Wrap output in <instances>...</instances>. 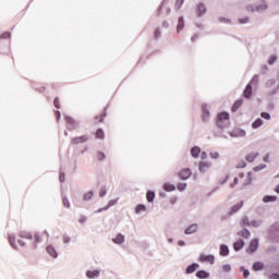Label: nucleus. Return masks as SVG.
Segmentation results:
<instances>
[{
	"instance_id": "f257e3e1",
	"label": "nucleus",
	"mask_w": 279,
	"mask_h": 279,
	"mask_svg": "<svg viewBox=\"0 0 279 279\" xmlns=\"http://www.w3.org/2000/svg\"><path fill=\"white\" fill-rule=\"evenodd\" d=\"M252 182V173L248 172L247 174L240 173L239 178L233 179V183L230 184L231 189H234L236 184H241V186H247Z\"/></svg>"
},
{
	"instance_id": "f03ea898",
	"label": "nucleus",
	"mask_w": 279,
	"mask_h": 279,
	"mask_svg": "<svg viewBox=\"0 0 279 279\" xmlns=\"http://www.w3.org/2000/svg\"><path fill=\"white\" fill-rule=\"evenodd\" d=\"M216 123L218 128H228L230 125V114L228 112H221L217 116Z\"/></svg>"
},
{
	"instance_id": "7ed1b4c3",
	"label": "nucleus",
	"mask_w": 279,
	"mask_h": 279,
	"mask_svg": "<svg viewBox=\"0 0 279 279\" xmlns=\"http://www.w3.org/2000/svg\"><path fill=\"white\" fill-rule=\"evenodd\" d=\"M33 247H36L37 243H43V241H49V233L47 231L36 232L33 235Z\"/></svg>"
},
{
	"instance_id": "20e7f679",
	"label": "nucleus",
	"mask_w": 279,
	"mask_h": 279,
	"mask_svg": "<svg viewBox=\"0 0 279 279\" xmlns=\"http://www.w3.org/2000/svg\"><path fill=\"white\" fill-rule=\"evenodd\" d=\"M267 9V3L262 2L260 4H248L246 7L247 12H263Z\"/></svg>"
},
{
	"instance_id": "39448f33",
	"label": "nucleus",
	"mask_w": 279,
	"mask_h": 279,
	"mask_svg": "<svg viewBox=\"0 0 279 279\" xmlns=\"http://www.w3.org/2000/svg\"><path fill=\"white\" fill-rule=\"evenodd\" d=\"M243 204H244L243 201H239L235 205H233L229 209L228 215L231 216V215H234V214L239 213L243 208Z\"/></svg>"
},
{
	"instance_id": "423d86ee",
	"label": "nucleus",
	"mask_w": 279,
	"mask_h": 279,
	"mask_svg": "<svg viewBox=\"0 0 279 279\" xmlns=\"http://www.w3.org/2000/svg\"><path fill=\"white\" fill-rule=\"evenodd\" d=\"M199 263H209L210 265H215V255H199Z\"/></svg>"
},
{
	"instance_id": "0eeeda50",
	"label": "nucleus",
	"mask_w": 279,
	"mask_h": 279,
	"mask_svg": "<svg viewBox=\"0 0 279 279\" xmlns=\"http://www.w3.org/2000/svg\"><path fill=\"white\" fill-rule=\"evenodd\" d=\"M88 141L87 135H82L78 137H73L71 140V145H81L82 143H86Z\"/></svg>"
},
{
	"instance_id": "6e6552de",
	"label": "nucleus",
	"mask_w": 279,
	"mask_h": 279,
	"mask_svg": "<svg viewBox=\"0 0 279 279\" xmlns=\"http://www.w3.org/2000/svg\"><path fill=\"white\" fill-rule=\"evenodd\" d=\"M206 12H207L206 4H204L203 2H199L196 5V14H197V16H204V14Z\"/></svg>"
},
{
	"instance_id": "1a4fd4ad",
	"label": "nucleus",
	"mask_w": 279,
	"mask_h": 279,
	"mask_svg": "<svg viewBox=\"0 0 279 279\" xmlns=\"http://www.w3.org/2000/svg\"><path fill=\"white\" fill-rule=\"evenodd\" d=\"M199 171H201V173H206V172L210 171V162H208V161L199 162Z\"/></svg>"
},
{
	"instance_id": "9d476101",
	"label": "nucleus",
	"mask_w": 279,
	"mask_h": 279,
	"mask_svg": "<svg viewBox=\"0 0 279 279\" xmlns=\"http://www.w3.org/2000/svg\"><path fill=\"white\" fill-rule=\"evenodd\" d=\"M179 178H181V180H189V178H191V169L186 168L181 170L179 172Z\"/></svg>"
},
{
	"instance_id": "9b49d317",
	"label": "nucleus",
	"mask_w": 279,
	"mask_h": 279,
	"mask_svg": "<svg viewBox=\"0 0 279 279\" xmlns=\"http://www.w3.org/2000/svg\"><path fill=\"white\" fill-rule=\"evenodd\" d=\"M197 269H199V264H192V265L187 266L185 274H195V271H197Z\"/></svg>"
},
{
	"instance_id": "f8f14e48",
	"label": "nucleus",
	"mask_w": 279,
	"mask_h": 279,
	"mask_svg": "<svg viewBox=\"0 0 279 279\" xmlns=\"http://www.w3.org/2000/svg\"><path fill=\"white\" fill-rule=\"evenodd\" d=\"M265 269V264L263 262H255L253 264V271H263Z\"/></svg>"
},
{
	"instance_id": "ddd939ff",
	"label": "nucleus",
	"mask_w": 279,
	"mask_h": 279,
	"mask_svg": "<svg viewBox=\"0 0 279 279\" xmlns=\"http://www.w3.org/2000/svg\"><path fill=\"white\" fill-rule=\"evenodd\" d=\"M46 252L52 256V258H58V252H56V248L51 245L46 247Z\"/></svg>"
},
{
	"instance_id": "4468645a",
	"label": "nucleus",
	"mask_w": 279,
	"mask_h": 279,
	"mask_svg": "<svg viewBox=\"0 0 279 279\" xmlns=\"http://www.w3.org/2000/svg\"><path fill=\"white\" fill-rule=\"evenodd\" d=\"M197 225L194 223V225H191L190 227H187L185 229V234H195V232H197Z\"/></svg>"
},
{
	"instance_id": "2eb2a0df",
	"label": "nucleus",
	"mask_w": 279,
	"mask_h": 279,
	"mask_svg": "<svg viewBox=\"0 0 279 279\" xmlns=\"http://www.w3.org/2000/svg\"><path fill=\"white\" fill-rule=\"evenodd\" d=\"M199 154H202V148L194 146L191 149V155L193 156V158H199Z\"/></svg>"
},
{
	"instance_id": "dca6fc26",
	"label": "nucleus",
	"mask_w": 279,
	"mask_h": 279,
	"mask_svg": "<svg viewBox=\"0 0 279 279\" xmlns=\"http://www.w3.org/2000/svg\"><path fill=\"white\" fill-rule=\"evenodd\" d=\"M112 241L117 245H121V243H123L125 241V236L123 234L119 233L116 238L112 239Z\"/></svg>"
},
{
	"instance_id": "f3484780",
	"label": "nucleus",
	"mask_w": 279,
	"mask_h": 279,
	"mask_svg": "<svg viewBox=\"0 0 279 279\" xmlns=\"http://www.w3.org/2000/svg\"><path fill=\"white\" fill-rule=\"evenodd\" d=\"M116 204H117L116 199L109 201V203L105 207L99 208L98 210H96V213H104V210H108V208L114 206Z\"/></svg>"
},
{
	"instance_id": "a211bd4d",
	"label": "nucleus",
	"mask_w": 279,
	"mask_h": 279,
	"mask_svg": "<svg viewBox=\"0 0 279 279\" xmlns=\"http://www.w3.org/2000/svg\"><path fill=\"white\" fill-rule=\"evenodd\" d=\"M86 277L89 279L99 277V270H87Z\"/></svg>"
},
{
	"instance_id": "6ab92c4d",
	"label": "nucleus",
	"mask_w": 279,
	"mask_h": 279,
	"mask_svg": "<svg viewBox=\"0 0 279 279\" xmlns=\"http://www.w3.org/2000/svg\"><path fill=\"white\" fill-rule=\"evenodd\" d=\"M230 254V250L226 244L220 245V256H228Z\"/></svg>"
},
{
	"instance_id": "aec40b11",
	"label": "nucleus",
	"mask_w": 279,
	"mask_h": 279,
	"mask_svg": "<svg viewBox=\"0 0 279 279\" xmlns=\"http://www.w3.org/2000/svg\"><path fill=\"white\" fill-rule=\"evenodd\" d=\"M196 277H198L199 279H206L210 278V274L206 272V270H198L196 272Z\"/></svg>"
},
{
	"instance_id": "412c9836",
	"label": "nucleus",
	"mask_w": 279,
	"mask_h": 279,
	"mask_svg": "<svg viewBox=\"0 0 279 279\" xmlns=\"http://www.w3.org/2000/svg\"><path fill=\"white\" fill-rule=\"evenodd\" d=\"M263 202L265 204H269V202H278V196L266 195L263 197Z\"/></svg>"
},
{
	"instance_id": "4be33fe9",
	"label": "nucleus",
	"mask_w": 279,
	"mask_h": 279,
	"mask_svg": "<svg viewBox=\"0 0 279 279\" xmlns=\"http://www.w3.org/2000/svg\"><path fill=\"white\" fill-rule=\"evenodd\" d=\"M244 97L246 99H250V97H252V85L247 84L245 89H244Z\"/></svg>"
},
{
	"instance_id": "5701e85b",
	"label": "nucleus",
	"mask_w": 279,
	"mask_h": 279,
	"mask_svg": "<svg viewBox=\"0 0 279 279\" xmlns=\"http://www.w3.org/2000/svg\"><path fill=\"white\" fill-rule=\"evenodd\" d=\"M184 29V17H179L178 26H177V32L180 34Z\"/></svg>"
},
{
	"instance_id": "b1692460",
	"label": "nucleus",
	"mask_w": 279,
	"mask_h": 279,
	"mask_svg": "<svg viewBox=\"0 0 279 279\" xmlns=\"http://www.w3.org/2000/svg\"><path fill=\"white\" fill-rule=\"evenodd\" d=\"M20 236H21V239H28L29 241H33V239H34V235H32V233H29L27 231H21Z\"/></svg>"
},
{
	"instance_id": "393cba45",
	"label": "nucleus",
	"mask_w": 279,
	"mask_h": 279,
	"mask_svg": "<svg viewBox=\"0 0 279 279\" xmlns=\"http://www.w3.org/2000/svg\"><path fill=\"white\" fill-rule=\"evenodd\" d=\"M258 250V240H253L250 243V251L251 252H256Z\"/></svg>"
},
{
	"instance_id": "a878e982",
	"label": "nucleus",
	"mask_w": 279,
	"mask_h": 279,
	"mask_svg": "<svg viewBox=\"0 0 279 279\" xmlns=\"http://www.w3.org/2000/svg\"><path fill=\"white\" fill-rule=\"evenodd\" d=\"M243 106V99L236 100L232 106V112H236Z\"/></svg>"
},
{
	"instance_id": "bb28decb",
	"label": "nucleus",
	"mask_w": 279,
	"mask_h": 279,
	"mask_svg": "<svg viewBox=\"0 0 279 279\" xmlns=\"http://www.w3.org/2000/svg\"><path fill=\"white\" fill-rule=\"evenodd\" d=\"M106 109L99 116L95 117L96 123H104V119H106Z\"/></svg>"
},
{
	"instance_id": "cd10ccee",
	"label": "nucleus",
	"mask_w": 279,
	"mask_h": 279,
	"mask_svg": "<svg viewBox=\"0 0 279 279\" xmlns=\"http://www.w3.org/2000/svg\"><path fill=\"white\" fill-rule=\"evenodd\" d=\"M256 158H258V153H251V154L246 155L247 162H254V160H256Z\"/></svg>"
},
{
	"instance_id": "c85d7f7f",
	"label": "nucleus",
	"mask_w": 279,
	"mask_h": 279,
	"mask_svg": "<svg viewBox=\"0 0 279 279\" xmlns=\"http://www.w3.org/2000/svg\"><path fill=\"white\" fill-rule=\"evenodd\" d=\"M243 245H245V242L240 240L233 244V248L235 250V252H239V250H242Z\"/></svg>"
},
{
	"instance_id": "c756f323",
	"label": "nucleus",
	"mask_w": 279,
	"mask_h": 279,
	"mask_svg": "<svg viewBox=\"0 0 279 279\" xmlns=\"http://www.w3.org/2000/svg\"><path fill=\"white\" fill-rule=\"evenodd\" d=\"M155 197H156V193H154L153 191L147 192V194H146L147 202H149V203L154 202Z\"/></svg>"
},
{
	"instance_id": "7c9ffc66",
	"label": "nucleus",
	"mask_w": 279,
	"mask_h": 279,
	"mask_svg": "<svg viewBox=\"0 0 279 279\" xmlns=\"http://www.w3.org/2000/svg\"><path fill=\"white\" fill-rule=\"evenodd\" d=\"M106 136V134L104 133V130L101 129H98L95 133V138H100V140H104Z\"/></svg>"
},
{
	"instance_id": "2f4dec72",
	"label": "nucleus",
	"mask_w": 279,
	"mask_h": 279,
	"mask_svg": "<svg viewBox=\"0 0 279 279\" xmlns=\"http://www.w3.org/2000/svg\"><path fill=\"white\" fill-rule=\"evenodd\" d=\"M145 210H147V207L145 205H137L135 207L136 215H138L140 213H145Z\"/></svg>"
},
{
	"instance_id": "473e14b6",
	"label": "nucleus",
	"mask_w": 279,
	"mask_h": 279,
	"mask_svg": "<svg viewBox=\"0 0 279 279\" xmlns=\"http://www.w3.org/2000/svg\"><path fill=\"white\" fill-rule=\"evenodd\" d=\"M68 123H69V130H75V128H77V123L73 119H68Z\"/></svg>"
},
{
	"instance_id": "72a5a7b5",
	"label": "nucleus",
	"mask_w": 279,
	"mask_h": 279,
	"mask_svg": "<svg viewBox=\"0 0 279 279\" xmlns=\"http://www.w3.org/2000/svg\"><path fill=\"white\" fill-rule=\"evenodd\" d=\"M163 190L167 192L175 191V185L166 183V184H163Z\"/></svg>"
},
{
	"instance_id": "f704fd0d",
	"label": "nucleus",
	"mask_w": 279,
	"mask_h": 279,
	"mask_svg": "<svg viewBox=\"0 0 279 279\" xmlns=\"http://www.w3.org/2000/svg\"><path fill=\"white\" fill-rule=\"evenodd\" d=\"M9 243H10V245H12V247H14V250L17 248V246H16V238H14V235H9Z\"/></svg>"
},
{
	"instance_id": "c9c22d12",
	"label": "nucleus",
	"mask_w": 279,
	"mask_h": 279,
	"mask_svg": "<svg viewBox=\"0 0 279 279\" xmlns=\"http://www.w3.org/2000/svg\"><path fill=\"white\" fill-rule=\"evenodd\" d=\"M240 236H243V239H250V236H251L250 230L243 229V230L240 232Z\"/></svg>"
},
{
	"instance_id": "e433bc0d",
	"label": "nucleus",
	"mask_w": 279,
	"mask_h": 279,
	"mask_svg": "<svg viewBox=\"0 0 279 279\" xmlns=\"http://www.w3.org/2000/svg\"><path fill=\"white\" fill-rule=\"evenodd\" d=\"M210 116V113L206 110V106H203V121H207L208 117Z\"/></svg>"
},
{
	"instance_id": "4c0bfd02",
	"label": "nucleus",
	"mask_w": 279,
	"mask_h": 279,
	"mask_svg": "<svg viewBox=\"0 0 279 279\" xmlns=\"http://www.w3.org/2000/svg\"><path fill=\"white\" fill-rule=\"evenodd\" d=\"M94 195L93 191L85 193L83 196L84 202H88Z\"/></svg>"
},
{
	"instance_id": "58836bf2",
	"label": "nucleus",
	"mask_w": 279,
	"mask_h": 279,
	"mask_svg": "<svg viewBox=\"0 0 279 279\" xmlns=\"http://www.w3.org/2000/svg\"><path fill=\"white\" fill-rule=\"evenodd\" d=\"M260 125H263V120H260V119L255 120V121L253 122V124H252V126H253L254 129L260 128Z\"/></svg>"
},
{
	"instance_id": "ea45409f",
	"label": "nucleus",
	"mask_w": 279,
	"mask_h": 279,
	"mask_svg": "<svg viewBox=\"0 0 279 279\" xmlns=\"http://www.w3.org/2000/svg\"><path fill=\"white\" fill-rule=\"evenodd\" d=\"M250 218H247V217H243L242 219H241V226H250Z\"/></svg>"
},
{
	"instance_id": "a19ab883",
	"label": "nucleus",
	"mask_w": 279,
	"mask_h": 279,
	"mask_svg": "<svg viewBox=\"0 0 279 279\" xmlns=\"http://www.w3.org/2000/svg\"><path fill=\"white\" fill-rule=\"evenodd\" d=\"M182 5H184V0H175V9L180 10V8H182Z\"/></svg>"
},
{
	"instance_id": "79ce46f5",
	"label": "nucleus",
	"mask_w": 279,
	"mask_h": 279,
	"mask_svg": "<svg viewBox=\"0 0 279 279\" xmlns=\"http://www.w3.org/2000/svg\"><path fill=\"white\" fill-rule=\"evenodd\" d=\"M240 270L243 271V278H250V270L244 267H241Z\"/></svg>"
},
{
	"instance_id": "37998d69",
	"label": "nucleus",
	"mask_w": 279,
	"mask_h": 279,
	"mask_svg": "<svg viewBox=\"0 0 279 279\" xmlns=\"http://www.w3.org/2000/svg\"><path fill=\"white\" fill-rule=\"evenodd\" d=\"M97 159L98 160H105L106 159V154L101 153V151H98L97 153Z\"/></svg>"
},
{
	"instance_id": "c03bdc74",
	"label": "nucleus",
	"mask_w": 279,
	"mask_h": 279,
	"mask_svg": "<svg viewBox=\"0 0 279 279\" xmlns=\"http://www.w3.org/2000/svg\"><path fill=\"white\" fill-rule=\"evenodd\" d=\"M245 161H243V160H240L238 163H236V169H243V168H245Z\"/></svg>"
},
{
	"instance_id": "a18cd8bd",
	"label": "nucleus",
	"mask_w": 279,
	"mask_h": 279,
	"mask_svg": "<svg viewBox=\"0 0 279 279\" xmlns=\"http://www.w3.org/2000/svg\"><path fill=\"white\" fill-rule=\"evenodd\" d=\"M260 117H262V119H266L267 121H269V119H271V116L267 112H262Z\"/></svg>"
},
{
	"instance_id": "49530a36",
	"label": "nucleus",
	"mask_w": 279,
	"mask_h": 279,
	"mask_svg": "<svg viewBox=\"0 0 279 279\" xmlns=\"http://www.w3.org/2000/svg\"><path fill=\"white\" fill-rule=\"evenodd\" d=\"M210 158H213L214 160H217L219 158V153L217 151H213L209 154Z\"/></svg>"
},
{
	"instance_id": "de8ad7c7",
	"label": "nucleus",
	"mask_w": 279,
	"mask_h": 279,
	"mask_svg": "<svg viewBox=\"0 0 279 279\" xmlns=\"http://www.w3.org/2000/svg\"><path fill=\"white\" fill-rule=\"evenodd\" d=\"M177 189H178L179 191H184V190L186 189V183H179V184L177 185Z\"/></svg>"
},
{
	"instance_id": "09e8293b",
	"label": "nucleus",
	"mask_w": 279,
	"mask_h": 279,
	"mask_svg": "<svg viewBox=\"0 0 279 279\" xmlns=\"http://www.w3.org/2000/svg\"><path fill=\"white\" fill-rule=\"evenodd\" d=\"M278 60V57L271 56L268 60V64H274Z\"/></svg>"
},
{
	"instance_id": "8fccbe9b",
	"label": "nucleus",
	"mask_w": 279,
	"mask_h": 279,
	"mask_svg": "<svg viewBox=\"0 0 279 279\" xmlns=\"http://www.w3.org/2000/svg\"><path fill=\"white\" fill-rule=\"evenodd\" d=\"M53 104H54V108H57L58 110H60V99L54 98Z\"/></svg>"
},
{
	"instance_id": "3c124183",
	"label": "nucleus",
	"mask_w": 279,
	"mask_h": 279,
	"mask_svg": "<svg viewBox=\"0 0 279 279\" xmlns=\"http://www.w3.org/2000/svg\"><path fill=\"white\" fill-rule=\"evenodd\" d=\"M63 206H65V208H71V204L69 203V199L63 198Z\"/></svg>"
},
{
	"instance_id": "603ef678",
	"label": "nucleus",
	"mask_w": 279,
	"mask_h": 279,
	"mask_svg": "<svg viewBox=\"0 0 279 279\" xmlns=\"http://www.w3.org/2000/svg\"><path fill=\"white\" fill-rule=\"evenodd\" d=\"M231 269L232 268L230 267V265H223L222 266V270L226 271V272L231 271Z\"/></svg>"
},
{
	"instance_id": "864d4df0",
	"label": "nucleus",
	"mask_w": 279,
	"mask_h": 279,
	"mask_svg": "<svg viewBox=\"0 0 279 279\" xmlns=\"http://www.w3.org/2000/svg\"><path fill=\"white\" fill-rule=\"evenodd\" d=\"M239 23H242V24L250 23V17L240 19Z\"/></svg>"
},
{
	"instance_id": "5fc2aeb1",
	"label": "nucleus",
	"mask_w": 279,
	"mask_h": 279,
	"mask_svg": "<svg viewBox=\"0 0 279 279\" xmlns=\"http://www.w3.org/2000/svg\"><path fill=\"white\" fill-rule=\"evenodd\" d=\"M106 195V187H101L99 192V196L104 197Z\"/></svg>"
},
{
	"instance_id": "6e6d98bb",
	"label": "nucleus",
	"mask_w": 279,
	"mask_h": 279,
	"mask_svg": "<svg viewBox=\"0 0 279 279\" xmlns=\"http://www.w3.org/2000/svg\"><path fill=\"white\" fill-rule=\"evenodd\" d=\"M11 34L9 32L3 33L0 38H10Z\"/></svg>"
},
{
	"instance_id": "4d7b16f0",
	"label": "nucleus",
	"mask_w": 279,
	"mask_h": 279,
	"mask_svg": "<svg viewBox=\"0 0 279 279\" xmlns=\"http://www.w3.org/2000/svg\"><path fill=\"white\" fill-rule=\"evenodd\" d=\"M63 243H71V238H69V235H64Z\"/></svg>"
},
{
	"instance_id": "13d9d810",
	"label": "nucleus",
	"mask_w": 279,
	"mask_h": 279,
	"mask_svg": "<svg viewBox=\"0 0 279 279\" xmlns=\"http://www.w3.org/2000/svg\"><path fill=\"white\" fill-rule=\"evenodd\" d=\"M269 279H279V275L278 274H271L270 276H268Z\"/></svg>"
},
{
	"instance_id": "bf43d9fd",
	"label": "nucleus",
	"mask_w": 279,
	"mask_h": 279,
	"mask_svg": "<svg viewBox=\"0 0 279 279\" xmlns=\"http://www.w3.org/2000/svg\"><path fill=\"white\" fill-rule=\"evenodd\" d=\"M155 38H160V29H155Z\"/></svg>"
},
{
	"instance_id": "052dcab7",
	"label": "nucleus",
	"mask_w": 279,
	"mask_h": 279,
	"mask_svg": "<svg viewBox=\"0 0 279 279\" xmlns=\"http://www.w3.org/2000/svg\"><path fill=\"white\" fill-rule=\"evenodd\" d=\"M54 117L57 118V121H60V117H61L60 111H56Z\"/></svg>"
},
{
	"instance_id": "680f3d73",
	"label": "nucleus",
	"mask_w": 279,
	"mask_h": 279,
	"mask_svg": "<svg viewBox=\"0 0 279 279\" xmlns=\"http://www.w3.org/2000/svg\"><path fill=\"white\" fill-rule=\"evenodd\" d=\"M201 158L202 160H206V158H208V155L206 153H202Z\"/></svg>"
},
{
	"instance_id": "e2e57ef3",
	"label": "nucleus",
	"mask_w": 279,
	"mask_h": 279,
	"mask_svg": "<svg viewBox=\"0 0 279 279\" xmlns=\"http://www.w3.org/2000/svg\"><path fill=\"white\" fill-rule=\"evenodd\" d=\"M250 226H253V228H258V222L252 221V222H250Z\"/></svg>"
},
{
	"instance_id": "0e129e2a",
	"label": "nucleus",
	"mask_w": 279,
	"mask_h": 279,
	"mask_svg": "<svg viewBox=\"0 0 279 279\" xmlns=\"http://www.w3.org/2000/svg\"><path fill=\"white\" fill-rule=\"evenodd\" d=\"M17 243L20 247H25V242H23V240H19Z\"/></svg>"
},
{
	"instance_id": "69168bd1",
	"label": "nucleus",
	"mask_w": 279,
	"mask_h": 279,
	"mask_svg": "<svg viewBox=\"0 0 279 279\" xmlns=\"http://www.w3.org/2000/svg\"><path fill=\"white\" fill-rule=\"evenodd\" d=\"M59 180H60V182H64V173L59 174Z\"/></svg>"
},
{
	"instance_id": "338daca9",
	"label": "nucleus",
	"mask_w": 279,
	"mask_h": 279,
	"mask_svg": "<svg viewBox=\"0 0 279 279\" xmlns=\"http://www.w3.org/2000/svg\"><path fill=\"white\" fill-rule=\"evenodd\" d=\"M175 202H178V198L177 197H172L171 199H170V204H175Z\"/></svg>"
},
{
	"instance_id": "774afa93",
	"label": "nucleus",
	"mask_w": 279,
	"mask_h": 279,
	"mask_svg": "<svg viewBox=\"0 0 279 279\" xmlns=\"http://www.w3.org/2000/svg\"><path fill=\"white\" fill-rule=\"evenodd\" d=\"M264 162H269V155H266V156L264 157Z\"/></svg>"
}]
</instances>
